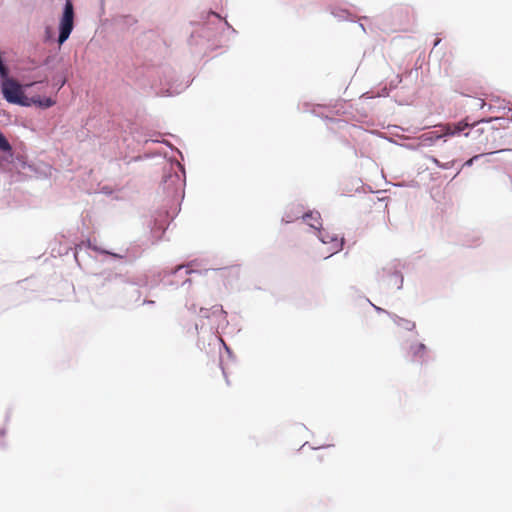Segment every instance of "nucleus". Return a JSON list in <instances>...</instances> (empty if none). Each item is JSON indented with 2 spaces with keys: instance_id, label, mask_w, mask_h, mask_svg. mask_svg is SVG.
Returning a JSON list of instances; mask_svg holds the SVG:
<instances>
[{
  "instance_id": "obj_1",
  "label": "nucleus",
  "mask_w": 512,
  "mask_h": 512,
  "mask_svg": "<svg viewBox=\"0 0 512 512\" xmlns=\"http://www.w3.org/2000/svg\"><path fill=\"white\" fill-rule=\"evenodd\" d=\"M2 94L9 103L26 107L32 105V100L24 94L21 84L13 78L2 81Z\"/></svg>"
},
{
  "instance_id": "obj_2",
  "label": "nucleus",
  "mask_w": 512,
  "mask_h": 512,
  "mask_svg": "<svg viewBox=\"0 0 512 512\" xmlns=\"http://www.w3.org/2000/svg\"><path fill=\"white\" fill-rule=\"evenodd\" d=\"M74 27V8L70 0L64 5V10L59 23L58 43L62 45L70 36Z\"/></svg>"
},
{
  "instance_id": "obj_3",
  "label": "nucleus",
  "mask_w": 512,
  "mask_h": 512,
  "mask_svg": "<svg viewBox=\"0 0 512 512\" xmlns=\"http://www.w3.org/2000/svg\"><path fill=\"white\" fill-rule=\"evenodd\" d=\"M497 130L493 127L488 126L487 128L479 127L478 125H472L471 129L465 133L466 137H471L473 140H477L478 144L486 146L489 142V138H496Z\"/></svg>"
},
{
  "instance_id": "obj_4",
  "label": "nucleus",
  "mask_w": 512,
  "mask_h": 512,
  "mask_svg": "<svg viewBox=\"0 0 512 512\" xmlns=\"http://www.w3.org/2000/svg\"><path fill=\"white\" fill-rule=\"evenodd\" d=\"M469 123L466 121H460L457 123L446 124L443 129V135L445 136H455L459 135L463 132L467 127H469Z\"/></svg>"
},
{
  "instance_id": "obj_5",
  "label": "nucleus",
  "mask_w": 512,
  "mask_h": 512,
  "mask_svg": "<svg viewBox=\"0 0 512 512\" xmlns=\"http://www.w3.org/2000/svg\"><path fill=\"white\" fill-rule=\"evenodd\" d=\"M304 221L312 228L319 229L321 226V217L318 212H310L303 216Z\"/></svg>"
},
{
  "instance_id": "obj_6",
  "label": "nucleus",
  "mask_w": 512,
  "mask_h": 512,
  "mask_svg": "<svg viewBox=\"0 0 512 512\" xmlns=\"http://www.w3.org/2000/svg\"><path fill=\"white\" fill-rule=\"evenodd\" d=\"M394 19L401 24H408L411 20V15L409 9H399L394 14Z\"/></svg>"
},
{
  "instance_id": "obj_7",
  "label": "nucleus",
  "mask_w": 512,
  "mask_h": 512,
  "mask_svg": "<svg viewBox=\"0 0 512 512\" xmlns=\"http://www.w3.org/2000/svg\"><path fill=\"white\" fill-rule=\"evenodd\" d=\"M394 321L399 327H401L405 330H408V331H411V330L415 329V327H416V324L414 321H411L409 319H405L402 317H396V319Z\"/></svg>"
},
{
  "instance_id": "obj_8",
  "label": "nucleus",
  "mask_w": 512,
  "mask_h": 512,
  "mask_svg": "<svg viewBox=\"0 0 512 512\" xmlns=\"http://www.w3.org/2000/svg\"><path fill=\"white\" fill-rule=\"evenodd\" d=\"M30 100H32V104L38 105L39 107H42V108H49L55 104V101L49 97L44 98V99H41L40 97H37V98L33 97V98H30Z\"/></svg>"
},
{
  "instance_id": "obj_9",
  "label": "nucleus",
  "mask_w": 512,
  "mask_h": 512,
  "mask_svg": "<svg viewBox=\"0 0 512 512\" xmlns=\"http://www.w3.org/2000/svg\"><path fill=\"white\" fill-rule=\"evenodd\" d=\"M411 352L414 357L423 358L426 352V346L423 343H419L411 347Z\"/></svg>"
},
{
  "instance_id": "obj_10",
  "label": "nucleus",
  "mask_w": 512,
  "mask_h": 512,
  "mask_svg": "<svg viewBox=\"0 0 512 512\" xmlns=\"http://www.w3.org/2000/svg\"><path fill=\"white\" fill-rule=\"evenodd\" d=\"M0 150L3 152L9 153V155H12V147L8 140L5 138V136L0 132Z\"/></svg>"
},
{
  "instance_id": "obj_11",
  "label": "nucleus",
  "mask_w": 512,
  "mask_h": 512,
  "mask_svg": "<svg viewBox=\"0 0 512 512\" xmlns=\"http://www.w3.org/2000/svg\"><path fill=\"white\" fill-rule=\"evenodd\" d=\"M390 282H393V285L400 289L403 284V276L399 272H394L390 277Z\"/></svg>"
},
{
  "instance_id": "obj_12",
  "label": "nucleus",
  "mask_w": 512,
  "mask_h": 512,
  "mask_svg": "<svg viewBox=\"0 0 512 512\" xmlns=\"http://www.w3.org/2000/svg\"><path fill=\"white\" fill-rule=\"evenodd\" d=\"M430 160L435 163L438 167H441V168H447L448 166L446 165H443L439 162V160L435 157H431Z\"/></svg>"
},
{
  "instance_id": "obj_13",
  "label": "nucleus",
  "mask_w": 512,
  "mask_h": 512,
  "mask_svg": "<svg viewBox=\"0 0 512 512\" xmlns=\"http://www.w3.org/2000/svg\"><path fill=\"white\" fill-rule=\"evenodd\" d=\"M478 157H479V156H478V155H476V156H474V157L470 158L469 160H467V161L464 163V166H471V165L473 164L474 160H476Z\"/></svg>"
},
{
  "instance_id": "obj_14",
  "label": "nucleus",
  "mask_w": 512,
  "mask_h": 512,
  "mask_svg": "<svg viewBox=\"0 0 512 512\" xmlns=\"http://www.w3.org/2000/svg\"><path fill=\"white\" fill-rule=\"evenodd\" d=\"M51 37H52L51 30H50V28H47L46 29L45 39L49 40Z\"/></svg>"
},
{
  "instance_id": "obj_15",
  "label": "nucleus",
  "mask_w": 512,
  "mask_h": 512,
  "mask_svg": "<svg viewBox=\"0 0 512 512\" xmlns=\"http://www.w3.org/2000/svg\"><path fill=\"white\" fill-rule=\"evenodd\" d=\"M400 30L407 31L408 29H407V27H402Z\"/></svg>"
}]
</instances>
